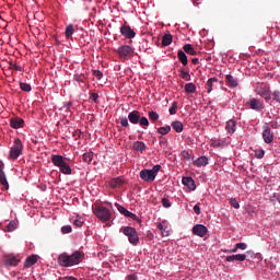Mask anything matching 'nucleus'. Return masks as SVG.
Listing matches in <instances>:
<instances>
[{"mask_svg":"<svg viewBox=\"0 0 280 280\" xmlns=\"http://www.w3.org/2000/svg\"><path fill=\"white\" fill-rule=\"evenodd\" d=\"M60 266L69 268L71 266H78L82 261V253L74 252L72 255L61 254L58 258Z\"/></svg>","mask_w":280,"mask_h":280,"instance_id":"1","label":"nucleus"},{"mask_svg":"<svg viewBox=\"0 0 280 280\" xmlns=\"http://www.w3.org/2000/svg\"><path fill=\"white\" fill-rule=\"evenodd\" d=\"M92 211L101 222H110V218H113L110 210L104 206H96Z\"/></svg>","mask_w":280,"mask_h":280,"instance_id":"2","label":"nucleus"},{"mask_svg":"<svg viewBox=\"0 0 280 280\" xmlns=\"http://www.w3.org/2000/svg\"><path fill=\"white\" fill-rule=\"evenodd\" d=\"M23 142L21 141V139L16 138L10 149L9 159H11L12 161H16V159H19V156L23 154Z\"/></svg>","mask_w":280,"mask_h":280,"instance_id":"3","label":"nucleus"},{"mask_svg":"<svg viewBox=\"0 0 280 280\" xmlns=\"http://www.w3.org/2000/svg\"><path fill=\"white\" fill-rule=\"evenodd\" d=\"M117 54H118L120 60H128V58H130V56H132L133 50H132V47H130L128 45H124L117 49Z\"/></svg>","mask_w":280,"mask_h":280,"instance_id":"4","label":"nucleus"},{"mask_svg":"<svg viewBox=\"0 0 280 280\" xmlns=\"http://www.w3.org/2000/svg\"><path fill=\"white\" fill-rule=\"evenodd\" d=\"M209 233V229L202 224H196L192 228V234L197 235L198 237H205Z\"/></svg>","mask_w":280,"mask_h":280,"instance_id":"5","label":"nucleus"},{"mask_svg":"<svg viewBox=\"0 0 280 280\" xmlns=\"http://www.w3.org/2000/svg\"><path fill=\"white\" fill-rule=\"evenodd\" d=\"M120 34L125 38H129V39L135 38L137 36V33H135L133 30L129 25H126V24L120 26Z\"/></svg>","mask_w":280,"mask_h":280,"instance_id":"6","label":"nucleus"},{"mask_svg":"<svg viewBox=\"0 0 280 280\" xmlns=\"http://www.w3.org/2000/svg\"><path fill=\"white\" fill-rule=\"evenodd\" d=\"M140 178L144 180V183H154L156 177L150 170L144 168L140 172Z\"/></svg>","mask_w":280,"mask_h":280,"instance_id":"7","label":"nucleus"},{"mask_svg":"<svg viewBox=\"0 0 280 280\" xmlns=\"http://www.w3.org/2000/svg\"><path fill=\"white\" fill-rule=\"evenodd\" d=\"M256 93H257V95H260V97H264V100H266V102H270V100L272 98V94L270 93L269 88H261V86L257 88Z\"/></svg>","mask_w":280,"mask_h":280,"instance_id":"8","label":"nucleus"},{"mask_svg":"<svg viewBox=\"0 0 280 280\" xmlns=\"http://www.w3.org/2000/svg\"><path fill=\"white\" fill-rule=\"evenodd\" d=\"M116 209L119 211V213H121L122 215H125V218H131V220H137V214L128 211V209H126L124 206L119 205V203H115Z\"/></svg>","mask_w":280,"mask_h":280,"instance_id":"9","label":"nucleus"},{"mask_svg":"<svg viewBox=\"0 0 280 280\" xmlns=\"http://www.w3.org/2000/svg\"><path fill=\"white\" fill-rule=\"evenodd\" d=\"M249 108L252 110H264V102L259 101L258 98H252L249 100Z\"/></svg>","mask_w":280,"mask_h":280,"instance_id":"10","label":"nucleus"},{"mask_svg":"<svg viewBox=\"0 0 280 280\" xmlns=\"http://www.w3.org/2000/svg\"><path fill=\"white\" fill-rule=\"evenodd\" d=\"M10 126L11 128H14V130H19V128H23L25 126V120L20 117L11 118Z\"/></svg>","mask_w":280,"mask_h":280,"instance_id":"11","label":"nucleus"},{"mask_svg":"<svg viewBox=\"0 0 280 280\" xmlns=\"http://www.w3.org/2000/svg\"><path fill=\"white\" fill-rule=\"evenodd\" d=\"M262 139L265 143H272V141H275V136L272 135V131H270V127L264 129Z\"/></svg>","mask_w":280,"mask_h":280,"instance_id":"12","label":"nucleus"},{"mask_svg":"<svg viewBox=\"0 0 280 280\" xmlns=\"http://www.w3.org/2000/svg\"><path fill=\"white\" fill-rule=\"evenodd\" d=\"M128 119L130 124H139V120L141 119V113L139 110H132L128 114Z\"/></svg>","mask_w":280,"mask_h":280,"instance_id":"13","label":"nucleus"},{"mask_svg":"<svg viewBox=\"0 0 280 280\" xmlns=\"http://www.w3.org/2000/svg\"><path fill=\"white\" fill-rule=\"evenodd\" d=\"M182 183L183 185H185V187H188V189H190L191 191L196 190V182L194 180V178L183 177Z\"/></svg>","mask_w":280,"mask_h":280,"instance_id":"14","label":"nucleus"},{"mask_svg":"<svg viewBox=\"0 0 280 280\" xmlns=\"http://www.w3.org/2000/svg\"><path fill=\"white\" fill-rule=\"evenodd\" d=\"M225 261H246V254H236L232 256H226Z\"/></svg>","mask_w":280,"mask_h":280,"instance_id":"15","label":"nucleus"},{"mask_svg":"<svg viewBox=\"0 0 280 280\" xmlns=\"http://www.w3.org/2000/svg\"><path fill=\"white\" fill-rule=\"evenodd\" d=\"M51 163L55 165V167H60L65 163V156L58 155V154H52Z\"/></svg>","mask_w":280,"mask_h":280,"instance_id":"16","label":"nucleus"},{"mask_svg":"<svg viewBox=\"0 0 280 280\" xmlns=\"http://www.w3.org/2000/svg\"><path fill=\"white\" fill-rule=\"evenodd\" d=\"M133 150L143 154V151L148 150V145H145V142L143 141H136L133 142Z\"/></svg>","mask_w":280,"mask_h":280,"instance_id":"17","label":"nucleus"},{"mask_svg":"<svg viewBox=\"0 0 280 280\" xmlns=\"http://www.w3.org/2000/svg\"><path fill=\"white\" fill-rule=\"evenodd\" d=\"M177 58L184 67H187V65H189V60L187 59V55L185 54V51L178 50Z\"/></svg>","mask_w":280,"mask_h":280,"instance_id":"18","label":"nucleus"},{"mask_svg":"<svg viewBox=\"0 0 280 280\" xmlns=\"http://www.w3.org/2000/svg\"><path fill=\"white\" fill-rule=\"evenodd\" d=\"M236 126H237V124L235 122V120L230 119L226 122L225 130L229 132V135H233V132H235Z\"/></svg>","mask_w":280,"mask_h":280,"instance_id":"19","label":"nucleus"},{"mask_svg":"<svg viewBox=\"0 0 280 280\" xmlns=\"http://www.w3.org/2000/svg\"><path fill=\"white\" fill-rule=\"evenodd\" d=\"M194 165H196V167L209 165V159H207V156H200L194 162Z\"/></svg>","mask_w":280,"mask_h":280,"instance_id":"20","label":"nucleus"},{"mask_svg":"<svg viewBox=\"0 0 280 280\" xmlns=\"http://www.w3.org/2000/svg\"><path fill=\"white\" fill-rule=\"evenodd\" d=\"M121 232L124 233V235H126L128 237V240L130 237H132V235H135V233H137V230L132 226H126L121 229Z\"/></svg>","mask_w":280,"mask_h":280,"instance_id":"21","label":"nucleus"},{"mask_svg":"<svg viewBox=\"0 0 280 280\" xmlns=\"http://www.w3.org/2000/svg\"><path fill=\"white\" fill-rule=\"evenodd\" d=\"M225 82L228 84V86H231L232 89H235L237 86V79H234L233 75L228 74L225 77Z\"/></svg>","mask_w":280,"mask_h":280,"instance_id":"22","label":"nucleus"},{"mask_svg":"<svg viewBox=\"0 0 280 280\" xmlns=\"http://www.w3.org/2000/svg\"><path fill=\"white\" fill-rule=\"evenodd\" d=\"M36 261H38L37 256L32 255L26 258L24 266H25V268H32V266H34V264H36Z\"/></svg>","mask_w":280,"mask_h":280,"instance_id":"23","label":"nucleus"},{"mask_svg":"<svg viewBox=\"0 0 280 280\" xmlns=\"http://www.w3.org/2000/svg\"><path fill=\"white\" fill-rule=\"evenodd\" d=\"M59 170L61 172V174H65L66 176H70L71 174V166H69V164H67V162H63L60 166Z\"/></svg>","mask_w":280,"mask_h":280,"instance_id":"24","label":"nucleus"},{"mask_svg":"<svg viewBox=\"0 0 280 280\" xmlns=\"http://www.w3.org/2000/svg\"><path fill=\"white\" fill-rule=\"evenodd\" d=\"M121 185H124V179L121 178H114L109 182L112 189H117V187H121Z\"/></svg>","mask_w":280,"mask_h":280,"instance_id":"25","label":"nucleus"},{"mask_svg":"<svg viewBox=\"0 0 280 280\" xmlns=\"http://www.w3.org/2000/svg\"><path fill=\"white\" fill-rule=\"evenodd\" d=\"M162 45H163V47H168V45H172V34H164L163 35Z\"/></svg>","mask_w":280,"mask_h":280,"instance_id":"26","label":"nucleus"},{"mask_svg":"<svg viewBox=\"0 0 280 280\" xmlns=\"http://www.w3.org/2000/svg\"><path fill=\"white\" fill-rule=\"evenodd\" d=\"M0 184L4 186L5 189H10V184L8 183V178L5 177V172H0Z\"/></svg>","mask_w":280,"mask_h":280,"instance_id":"27","label":"nucleus"},{"mask_svg":"<svg viewBox=\"0 0 280 280\" xmlns=\"http://www.w3.org/2000/svg\"><path fill=\"white\" fill-rule=\"evenodd\" d=\"M183 49H184V51L186 52V54H189V56H196V51H195V49H194V46H191V44H186V45H184V47H183Z\"/></svg>","mask_w":280,"mask_h":280,"instance_id":"28","label":"nucleus"},{"mask_svg":"<svg viewBox=\"0 0 280 280\" xmlns=\"http://www.w3.org/2000/svg\"><path fill=\"white\" fill-rule=\"evenodd\" d=\"M19 258L14 257V256H10L7 258L5 264L7 266H19Z\"/></svg>","mask_w":280,"mask_h":280,"instance_id":"29","label":"nucleus"},{"mask_svg":"<svg viewBox=\"0 0 280 280\" xmlns=\"http://www.w3.org/2000/svg\"><path fill=\"white\" fill-rule=\"evenodd\" d=\"M218 82V78H211L207 81L206 89L208 93H211L213 91V83Z\"/></svg>","mask_w":280,"mask_h":280,"instance_id":"30","label":"nucleus"},{"mask_svg":"<svg viewBox=\"0 0 280 280\" xmlns=\"http://www.w3.org/2000/svg\"><path fill=\"white\" fill-rule=\"evenodd\" d=\"M74 32H75V28L73 27V24L68 25L66 27V32H65L66 38H68V39L71 38V36H73Z\"/></svg>","mask_w":280,"mask_h":280,"instance_id":"31","label":"nucleus"},{"mask_svg":"<svg viewBox=\"0 0 280 280\" xmlns=\"http://www.w3.org/2000/svg\"><path fill=\"white\" fill-rule=\"evenodd\" d=\"M179 78H182V80H186V82H190L191 74H189V72L185 71V69H182V70H179Z\"/></svg>","mask_w":280,"mask_h":280,"instance_id":"32","label":"nucleus"},{"mask_svg":"<svg viewBox=\"0 0 280 280\" xmlns=\"http://www.w3.org/2000/svg\"><path fill=\"white\" fill-rule=\"evenodd\" d=\"M172 128L175 130V132H183V122L180 121H173Z\"/></svg>","mask_w":280,"mask_h":280,"instance_id":"33","label":"nucleus"},{"mask_svg":"<svg viewBox=\"0 0 280 280\" xmlns=\"http://www.w3.org/2000/svg\"><path fill=\"white\" fill-rule=\"evenodd\" d=\"M128 240L129 244H132V246H137V244H139V234L136 232Z\"/></svg>","mask_w":280,"mask_h":280,"instance_id":"34","label":"nucleus"},{"mask_svg":"<svg viewBox=\"0 0 280 280\" xmlns=\"http://www.w3.org/2000/svg\"><path fill=\"white\" fill-rule=\"evenodd\" d=\"M20 89L21 91H24V93H30L32 91V85L30 83L20 82Z\"/></svg>","mask_w":280,"mask_h":280,"instance_id":"35","label":"nucleus"},{"mask_svg":"<svg viewBox=\"0 0 280 280\" xmlns=\"http://www.w3.org/2000/svg\"><path fill=\"white\" fill-rule=\"evenodd\" d=\"M172 131V127H170V126H165V127H160L159 129H158V132H159V135H170V132Z\"/></svg>","mask_w":280,"mask_h":280,"instance_id":"36","label":"nucleus"},{"mask_svg":"<svg viewBox=\"0 0 280 280\" xmlns=\"http://www.w3.org/2000/svg\"><path fill=\"white\" fill-rule=\"evenodd\" d=\"M159 231H161V234L163 237H170V231H167L164 226L163 223L158 224Z\"/></svg>","mask_w":280,"mask_h":280,"instance_id":"37","label":"nucleus"},{"mask_svg":"<svg viewBox=\"0 0 280 280\" xmlns=\"http://www.w3.org/2000/svg\"><path fill=\"white\" fill-rule=\"evenodd\" d=\"M186 93H195L196 92V84L194 83H186L185 84Z\"/></svg>","mask_w":280,"mask_h":280,"instance_id":"38","label":"nucleus"},{"mask_svg":"<svg viewBox=\"0 0 280 280\" xmlns=\"http://www.w3.org/2000/svg\"><path fill=\"white\" fill-rule=\"evenodd\" d=\"M138 124H140V126H142V128H148L150 126V120H148L147 117L140 116Z\"/></svg>","mask_w":280,"mask_h":280,"instance_id":"39","label":"nucleus"},{"mask_svg":"<svg viewBox=\"0 0 280 280\" xmlns=\"http://www.w3.org/2000/svg\"><path fill=\"white\" fill-rule=\"evenodd\" d=\"M16 230V221H11L7 226H5V231H8L9 233H12V231Z\"/></svg>","mask_w":280,"mask_h":280,"instance_id":"40","label":"nucleus"},{"mask_svg":"<svg viewBox=\"0 0 280 280\" xmlns=\"http://www.w3.org/2000/svg\"><path fill=\"white\" fill-rule=\"evenodd\" d=\"M176 108H178V102H173L168 109L170 115H176Z\"/></svg>","mask_w":280,"mask_h":280,"instance_id":"41","label":"nucleus"},{"mask_svg":"<svg viewBox=\"0 0 280 280\" xmlns=\"http://www.w3.org/2000/svg\"><path fill=\"white\" fill-rule=\"evenodd\" d=\"M83 161H84V163H91V161H93V153H91V152L84 153Z\"/></svg>","mask_w":280,"mask_h":280,"instance_id":"42","label":"nucleus"},{"mask_svg":"<svg viewBox=\"0 0 280 280\" xmlns=\"http://www.w3.org/2000/svg\"><path fill=\"white\" fill-rule=\"evenodd\" d=\"M149 119L151 121H159V113H156V112H149Z\"/></svg>","mask_w":280,"mask_h":280,"instance_id":"43","label":"nucleus"},{"mask_svg":"<svg viewBox=\"0 0 280 280\" xmlns=\"http://www.w3.org/2000/svg\"><path fill=\"white\" fill-rule=\"evenodd\" d=\"M9 69H12L13 71H23V68L16 63L10 62Z\"/></svg>","mask_w":280,"mask_h":280,"instance_id":"44","label":"nucleus"},{"mask_svg":"<svg viewBox=\"0 0 280 280\" xmlns=\"http://www.w3.org/2000/svg\"><path fill=\"white\" fill-rule=\"evenodd\" d=\"M230 205L234 209H240V202L235 198H230Z\"/></svg>","mask_w":280,"mask_h":280,"instance_id":"45","label":"nucleus"},{"mask_svg":"<svg viewBox=\"0 0 280 280\" xmlns=\"http://www.w3.org/2000/svg\"><path fill=\"white\" fill-rule=\"evenodd\" d=\"M150 171H151V174H153V176L156 177V174H159V172H161V165L156 164Z\"/></svg>","mask_w":280,"mask_h":280,"instance_id":"46","label":"nucleus"},{"mask_svg":"<svg viewBox=\"0 0 280 280\" xmlns=\"http://www.w3.org/2000/svg\"><path fill=\"white\" fill-rule=\"evenodd\" d=\"M90 100H92L93 102H95V104H100V94H97V93H91Z\"/></svg>","mask_w":280,"mask_h":280,"instance_id":"47","label":"nucleus"},{"mask_svg":"<svg viewBox=\"0 0 280 280\" xmlns=\"http://www.w3.org/2000/svg\"><path fill=\"white\" fill-rule=\"evenodd\" d=\"M182 156H183V159H185L186 161H191V153H189V151L184 150V151L182 152Z\"/></svg>","mask_w":280,"mask_h":280,"instance_id":"48","label":"nucleus"},{"mask_svg":"<svg viewBox=\"0 0 280 280\" xmlns=\"http://www.w3.org/2000/svg\"><path fill=\"white\" fill-rule=\"evenodd\" d=\"M162 205L165 209H170V207H172V202H170V199L167 198H162Z\"/></svg>","mask_w":280,"mask_h":280,"instance_id":"49","label":"nucleus"},{"mask_svg":"<svg viewBox=\"0 0 280 280\" xmlns=\"http://www.w3.org/2000/svg\"><path fill=\"white\" fill-rule=\"evenodd\" d=\"M71 231H73V229L71 228V225H63L61 228V233L67 234V233H71Z\"/></svg>","mask_w":280,"mask_h":280,"instance_id":"50","label":"nucleus"},{"mask_svg":"<svg viewBox=\"0 0 280 280\" xmlns=\"http://www.w3.org/2000/svg\"><path fill=\"white\" fill-rule=\"evenodd\" d=\"M83 224H84V222L81 219H75L73 221V225L77 226L78 229H82Z\"/></svg>","mask_w":280,"mask_h":280,"instance_id":"51","label":"nucleus"},{"mask_svg":"<svg viewBox=\"0 0 280 280\" xmlns=\"http://www.w3.org/2000/svg\"><path fill=\"white\" fill-rule=\"evenodd\" d=\"M120 125L122 126V128H128V126H130L126 117L120 118Z\"/></svg>","mask_w":280,"mask_h":280,"instance_id":"52","label":"nucleus"},{"mask_svg":"<svg viewBox=\"0 0 280 280\" xmlns=\"http://www.w3.org/2000/svg\"><path fill=\"white\" fill-rule=\"evenodd\" d=\"M236 248H238V250H246V248H248V245H246V243H237Z\"/></svg>","mask_w":280,"mask_h":280,"instance_id":"53","label":"nucleus"},{"mask_svg":"<svg viewBox=\"0 0 280 280\" xmlns=\"http://www.w3.org/2000/svg\"><path fill=\"white\" fill-rule=\"evenodd\" d=\"M93 74L95 78H97V80H102V78H104V73H102L100 70H94Z\"/></svg>","mask_w":280,"mask_h":280,"instance_id":"54","label":"nucleus"},{"mask_svg":"<svg viewBox=\"0 0 280 280\" xmlns=\"http://www.w3.org/2000/svg\"><path fill=\"white\" fill-rule=\"evenodd\" d=\"M272 95H273V100H275L276 102H279V104H280V91H275V92L272 93Z\"/></svg>","mask_w":280,"mask_h":280,"instance_id":"55","label":"nucleus"},{"mask_svg":"<svg viewBox=\"0 0 280 280\" xmlns=\"http://www.w3.org/2000/svg\"><path fill=\"white\" fill-rule=\"evenodd\" d=\"M72 105L73 104L71 102H67V103H65L63 108H66V112H69V109L71 108Z\"/></svg>","mask_w":280,"mask_h":280,"instance_id":"56","label":"nucleus"},{"mask_svg":"<svg viewBox=\"0 0 280 280\" xmlns=\"http://www.w3.org/2000/svg\"><path fill=\"white\" fill-rule=\"evenodd\" d=\"M194 212L196 213V215H200V206L196 205L194 207Z\"/></svg>","mask_w":280,"mask_h":280,"instance_id":"57","label":"nucleus"},{"mask_svg":"<svg viewBox=\"0 0 280 280\" xmlns=\"http://www.w3.org/2000/svg\"><path fill=\"white\" fill-rule=\"evenodd\" d=\"M74 80L75 82H84V80H82V77L80 74L74 75Z\"/></svg>","mask_w":280,"mask_h":280,"instance_id":"58","label":"nucleus"},{"mask_svg":"<svg viewBox=\"0 0 280 280\" xmlns=\"http://www.w3.org/2000/svg\"><path fill=\"white\" fill-rule=\"evenodd\" d=\"M236 250H238L237 245H235L232 249L225 250V253H235Z\"/></svg>","mask_w":280,"mask_h":280,"instance_id":"59","label":"nucleus"},{"mask_svg":"<svg viewBox=\"0 0 280 280\" xmlns=\"http://www.w3.org/2000/svg\"><path fill=\"white\" fill-rule=\"evenodd\" d=\"M4 167H5V164H3V161H0V172H3Z\"/></svg>","mask_w":280,"mask_h":280,"instance_id":"60","label":"nucleus"},{"mask_svg":"<svg viewBox=\"0 0 280 280\" xmlns=\"http://www.w3.org/2000/svg\"><path fill=\"white\" fill-rule=\"evenodd\" d=\"M191 62H192V65H198L199 59H198V58H192V59H191Z\"/></svg>","mask_w":280,"mask_h":280,"instance_id":"61","label":"nucleus"},{"mask_svg":"<svg viewBox=\"0 0 280 280\" xmlns=\"http://www.w3.org/2000/svg\"><path fill=\"white\" fill-rule=\"evenodd\" d=\"M258 159H264V151H260L257 155Z\"/></svg>","mask_w":280,"mask_h":280,"instance_id":"62","label":"nucleus"},{"mask_svg":"<svg viewBox=\"0 0 280 280\" xmlns=\"http://www.w3.org/2000/svg\"><path fill=\"white\" fill-rule=\"evenodd\" d=\"M215 145H218L220 148V147H222L224 144L222 142L218 141V142H215Z\"/></svg>","mask_w":280,"mask_h":280,"instance_id":"63","label":"nucleus"},{"mask_svg":"<svg viewBox=\"0 0 280 280\" xmlns=\"http://www.w3.org/2000/svg\"><path fill=\"white\" fill-rule=\"evenodd\" d=\"M137 279L135 276H129V280H135Z\"/></svg>","mask_w":280,"mask_h":280,"instance_id":"64","label":"nucleus"}]
</instances>
